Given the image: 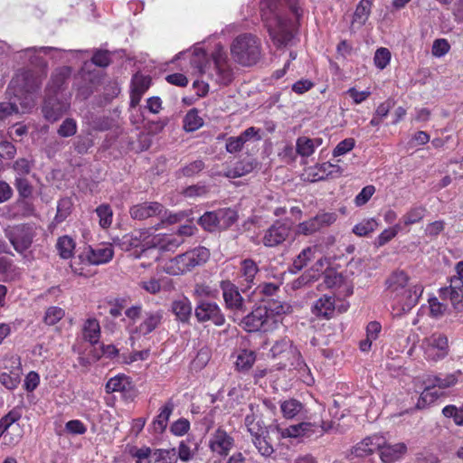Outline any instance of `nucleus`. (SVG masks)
Here are the masks:
<instances>
[{
	"instance_id": "f257e3e1",
	"label": "nucleus",
	"mask_w": 463,
	"mask_h": 463,
	"mask_svg": "<svg viewBox=\"0 0 463 463\" xmlns=\"http://www.w3.org/2000/svg\"><path fill=\"white\" fill-rule=\"evenodd\" d=\"M260 12L264 27L278 47L291 41L304 15L300 0H260Z\"/></svg>"
},
{
	"instance_id": "f03ea898",
	"label": "nucleus",
	"mask_w": 463,
	"mask_h": 463,
	"mask_svg": "<svg viewBox=\"0 0 463 463\" xmlns=\"http://www.w3.org/2000/svg\"><path fill=\"white\" fill-rule=\"evenodd\" d=\"M189 58L194 73L203 79L210 80L219 85H227L232 80V71L224 49L218 45L211 55L206 56L205 51L200 45H195L193 51L181 52L178 58ZM197 95L204 96L209 91V84L203 80H196L193 83Z\"/></svg>"
},
{
	"instance_id": "7ed1b4c3",
	"label": "nucleus",
	"mask_w": 463,
	"mask_h": 463,
	"mask_svg": "<svg viewBox=\"0 0 463 463\" xmlns=\"http://www.w3.org/2000/svg\"><path fill=\"white\" fill-rule=\"evenodd\" d=\"M409 279L404 270L396 269L385 280V298L395 317L410 312L422 295L423 287L409 283Z\"/></svg>"
},
{
	"instance_id": "20e7f679",
	"label": "nucleus",
	"mask_w": 463,
	"mask_h": 463,
	"mask_svg": "<svg viewBox=\"0 0 463 463\" xmlns=\"http://www.w3.org/2000/svg\"><path fill=\"white\" fill-rule=\"evenodd\" d=\"M71 72L69 67H62L52 75L43 105L44 116H60L67 111L70 94L67 91L66 80Z\"/></svg>"
},
{
	"instance_id": "39448f33",
	"label": "nucleus",
	"mask_w": 463,
	"mask_h": 463,
	"mask_svg": "<svg viewBox=\"0 0 463 463\" xmlns=\"http://www.w3.org/2000/svg\"><path fill=\"white\" fill-rule=\"evenodd\" d=\"M285 307L276 301H269L240 318V326L248 332H268L275 329Z\"/></svg>"
},
{
	"instance_id": "423d86ee",
	"label": "nucleus",
	"mask_w": 463,
	"mask_h": 463,
	"mask_svg": "<svg viewBox=\"0 0 463 463\" xmlns=\"http://www.w3.org/2000/svg\"><path fill=\"white\" fill-rule=\"evenodd\" d=\"M210 258V251L205 247H196L179 254L163 265V270L171 276L184 275L198 266L203 265Z\"/></svg>"
},
{
	"instance_id": "0eeeda50",
	"label": "nucleus",
	"mask_w": 463,
	"mask_h": 463,
	"mask_svg": "<svg viewBox=\"0 0 463 463\" xmlns=\"http://www.w3.org/2000/svg\"><path fill=\"white\" fill-rule=\"evenodd\" d=\"M230 49L232 59L243 66L253 65L260 58V41L250 33L238 35Z\"/></svg>"
},
{
	"instance_id": "6e6552de",
	"label": "nucleus",
	"mask_w": 463,
	"mask_h": 463,
	"mask_svg": "<svg viewBox=\"0 0 463 463\" xmlns=\"http://www.w3.org/2000/svg\"><path fill=\"white\" fill-rule=\"evenodd\" d=\"M22 415L23 409L17 406L0 419V439H2V445L13 448L19 443L23 433L17 422L22 418Z\"/></svg>"
},
{
	"instance_id": "1a4fd4ad",
	"label": "nucleus",
	"mask_w": 463,
	"mask_h": 463,
	"mask_svg": "<svg viewBox=\"0 0 463 463\" xmlns=\"http://www.w3.org/2000/svg\"><path fill=\"white\" fill-rule=\"evenodd\" d=\"M114 250L109 244H100L95 248L88 247L84 252L78 257L73 258L71 262V268L74 273L82 275V269L77 268V265L82 260L88 264L100 265L110 261L113 258Z\"/></svg>"
},
{
	"instance_id": "9d476101",
	"label": "nucleus",
	"mask_w": 463,
	"mask_h": 463,
	"mask_svg": "<svg viewBox=\"0 0 463 463\" xmlns=\"http://www.w3.org/2000/svg\"><path fill=\"white\" fill-rule=\"evenodd\" d=\"M420 348L427 361L436 363L448 356L449 353V339L446 335L435 332L422 340Z\"/></svg>"
},
{
	"instance_id": "9b49d317",
	"label": "nucleus",
	"mask_w": 463,
	"mask_h": 463,
	"mask_svg": "<svg viewBox=\"0 0 463 463\" xmlns=\"http://www.w3.org/2000/svg\"><path fill=\"white\" fill-rule=\"evenodd\" d=\"M35 225L21 223L5 230V237L18 253H24L32 245L36 235Z\"/></svg>"
},
{
	"instance_id": "f8f14e48",
	"label": "nucleus",
	"mask_w": 463,
	"mask_h": 463,
	"mask_svg": "<svg viewBox=\"0 0 463 463\" xmlns=\"http://www.w3.org/2000/svg\"><path fill=\"white\" fill-rule=\"evenodd\" d=\"M318 425L309 421L283 428L279 423H272L267 427L268 435L272 434L280 440L287 438H310L317 432Z\"/></svg>"
},
{
	"instance_id": "ddd939ff",
	"label": "nucleus",
	"mask_w": 463,
	"mask_h": 463,
	"mask_svg": "<svg viewBox=\"0 0 463 463\" xmlns=\"http://www.w3.org/2000/svg\"><path fill=\"white\" fill-rule=\"evenodd\" d=\"M273 358H280L288 362L296 369L309 371L298 349L293 345L291 340L283 338L277 341L269 350Z\"/></svg>"
},
{
	"instance_id": "4468645a",
	"label": "nucleus",
	"mask_w": 463,
	"mask_h": 463,
	"mask_svg": "<svg viewBox=\"0 0 463 463\" xmlns=\"http://www.w3.org/2000/svg\"><path fill=\"white\" fill-rule=\"evenodd\" d=\"M153 237L154 234L149 229L135 230L131 233L123 236L120 240L119 245L121 249L126 251H128L131 249L140 248L141 251L136 257L141 258L146 254L149 250L153 249Z\"/></svg>"
},
{
	"instance_id": "2eb2a0df",
	"label": "nucleus",
	"mask_w": 463,
	"mask_h": 463,
	"mask_svg": "<svg viewBox=\"0 0 463 463\" xmlns=\"http://www.w3.org/2000/svg\"><path fill=\"white\" fill-rule=\"evenodd\" d=\"M225 308L231 311L234 317L242 315L247 311L246 302L241 295L238 286L229 279L220 282Z\"/></svg>"
},
{
	"instance_id": "dca6fc26",
	"label": "nucleus",
	"mask_w": 463,
	"mask_h": 463,
	"mask_svg": "<svg viewBox=\"0 0 463 463\" xmlns=\"http://www.w3.org/2000/svg\"><path fill=\"white\" fill-rule=\"evenodd\" d=\"M194 317L198 323L211 321L216 326L225 324V316L216 302L200 300L194 307Z\"/></svg>"
},
{
	"instance_id": "f3484780",
	"label": "nucleus",
	"mask_w": 463,
	"mask_h": 463,
	"mask_svg": "<svg viewBox=\"0 0 463 463\" xmlns=\"http://www.w3.org/2000/svg\"><path fill=\"white\" fill-rule=\"evenodd\" d=\"M134 457L137 458V463H142L146 460L147 463H176L177 457L175 449H152L148 447H143L136 450Z\"/></svg>"
},
{
	"instance_id": "a211bd4d",
	"label": "nucleus",
	"mask_w": 463,
	"mask_h": 463,
	"mask_svg": "<svg viewBox=\"0 0 463 463\" xmlns=\"http://www.w3.org/2000/svg\"><path fill=\"white\" fill-rule=\"evenodd\" d=\"M291 234V226L280 221H276L263 232L262 244L267 248L281 245Z\"/></svg>"
},
{
	"instance_id": "6ab92c4d",
	"label": "nucleus",
	"mask_w": 463,
	"mask_h": 463,
	"mask_svg": "<svg viewBox=\"0 0 463 463\" xmlns=\"http://www.w3.org/2000/svg\"><path fill=\"white\" fill-rule=\"evenodd\" d=\"M19 106L15 102H0V116H12L13 114H29L35 106V94L22 91L18 97Z\"/></svg>"
},
{
	"instance_id": "aec40b11",
	"label": "nucleus",
	"mask_w": 463,
	"mask_h": 463,
	"mask_svg": "<svg viewBox=\"0 0 463 463\" xmlns=\"http://www.w3.org/2000/svg\"><path fill=\"white\" fill-rule=\"evenodd\" d=\"M233 447L234 439L222 427L217 428L209 438V449L218 456H228Z\"/></svg>"
},
{
	"instance_id": "412c9836",
	"label": "nucleus",
	"mask_w": 463,
	"mask_h": 463,
	"mask_svg": "<svg viewBox=\"0 0 463 463\" xmlns=\"http://www.w3.org/2000/svg\"><path fill=\"white\" fill-rule=\"evenodd\" d=\"M164 311L161 309L146 311L142 315L141 322L136 326L134 332L146 336L156 331L163 324Z\"/></svg>"
},
{
	"instance_id": "4be33fe9",
	"label": "nucleus",
	"mask_w": 463,
	"mask_h": 463,
	"mask_svg": "<svg viewBox=\"0 0 463 463\" xmlns=\"http://www.w3.org/2000/svg\"><path fill=\"white\" fill-rule=\"evenodd\" d=\"M259 271V265L254 260L250 258L241 260L237 273L239 283L245 287V289H250L255 285V279Z\"/></svg>"
},
{
	"instance_id": "5701e85b",
	"label": "nucleus",
	"mask_w": 463,
	"mask_h": 463,
	"mask_svg": "<svg viewBox=\"0 0 463 463\" xmlns=\"http://www.w3.org/2000/svg\"><path fill=\"white\" fill-rule=\"evenodd\" d=\"M164 212V205L158 202H144L130 207L129 214L135 220H146L159 216Z\"/></svg>"
},
{
	"instance_id": "b1692460",
	"label": "nucleus",
	"mask_w": 463,
	"mask_h": 463,
	"mask_svg": "<svg viewBox=\"0 0 463 463\" xmlns=\"http://www.w3.org/2000/svg\"><path fill=\"white\" fill-rule=\"evenodd\" d=\"M258 165L256 159L251 157H245L233 165H229L223 172H220L219 175H223L227 178H238L251 173Z\"/></svg>"
},
{
	"instance_id": "393cba45",
	"label": "nucleus",
	"mask_w": 463,
	"mask_h": 463,
	"mask_svg": "<svg viewBox=\"0 0 463 463\" xmlns=\"http://www.w3.org/2000/svg\"><path fill=\"white\" fill-rule=\"evenodd\" d=\"M443 298H449L452 306L457 310L463 309V281L459 279H450L449 287L440 289Z\"/></svg>"
},
{
	"instance_id": "a878e982",
	"label": "nucleus",
	"mask_w": 463,
	"mask_h": 463,
	"mask_svg": "<svg viewBox=\"0 0 463 463\" xmlns=\"http://www.w3.org/2000/svg\"><path fill=\"white\" fill-rule=\"evenodd\" d=\"M384 444V437L381 435H372L364 438L359 443H357L353 449V454L355 457L363 458L366 457L376 450H380V448Z\"/></svg>"
},
{
	"instance_id": "bb28decb",
	"label": "nucleus",
	"mask_w": 463,
	"mask_h": 463,
	"mask_svg": "<svg viewBox=\"0 0 463 463\" xmlns=\"http://www.w3.org/2000/svg\"><path fill=\"white\" fill-rule=\"evenodd\" d=\"M334 221L335 218L333 217L332 214H319L315 216L314 218L309 219L308 221L299 223L298 226V232L299 234L309 235L317 232L323 226L329 225Z\"/></svg>"
},
{
	"instance_id": "cd10ccee",
	"label": "nucleus",
	"mask_w": 463,
	"mask_h": 463,
	"mask_svg": "<svg viewBox=\"0 0 463 463\" xmlns=\"http://www.w3.org/2000/svg\"><path fill=\"white\" fill-rule=\"evenodd\" d=\"M42 81V77L31 71L16 75L14 80V82L20 88L21 91L34 94L40 89Z\"/></svg>"
},
{
	"instance_id": "c85d7f7f",
	"label": "nucleus",
	"mask_w": 463,
	"mask_h": 463,
	"mask_svg": "<svg viewBox=\"0 0 463 463\" xmlns=\"http://www.w3.org/2000/svg\"><path fill=\"white\" fill-rule=\"evenodd\" d=\"M324 137L321 136L307 137L301 136L297 138L296 151L301 157H309L312 156L316 149L324 144Z\"/></svg>"
},
{
	"instance_id": "c756f323",
	"label": "nucleus",
	"mask_w": 463,
	"mask_h": 463,
	"mask_svg": "<svg viewBox=\"0 0 463 463\" xmlns=\"http://www.w3.org/2000/svg\"><path fill=\"white\" fill-rule=\"evenodd\" d=\"M171 311L175 319L182 324H190L193 314L192 302L186 297H181L171 303Z\"/></svg>"
},
{
	"instance_id": "7c9ffc66",
	"label": "nucleus",
	"mask_w": 463,
	"mask_h": 463,
	"mask_svg": "<svg viewBox=\"0 0 463 463\" xmlns=\"http://www.w3.org/2000/svg\"><path fill=\"white\" fill-rule=\"evenodd\" d=\"M151 84L149 76L135 74L131 81L130 106L136 107Z\"/></svg>"
},
{
	"instance_id": "2f4dec72",
	"label": "nucleus",
	"mask_w": 463,
	"mask_h": 463,
	"mask_svg": "<svg viewBox=\"0 0 463 463\" xmlns=\"http://www.w3.org/2000/svg\"><path fill=\"white\" fill-rule=\"evenodd\" d=\"M406 452L405 443L388 444L384 438V444L380 448V458L383 463H393L402 458Z\"/></svg>"
},
{
	"instance_id": "473e14b6",
	"label": "nucleus",
	"mask_w": 463,
	"mask_h": 463,
	"mask_svg": "<svg viewBox=\"0 0 463 463\" xmlns=\"http://www.w3.org/2000/svg\"><path fill=\"white\" fill-rule=\"evenodd\" d=\"M153 240V249H158L161 251H175L184 241L175 234H154Z\"/></svg>"
},
{
	"instance_id": "72a5a7b5",
	"label": "nucleus",
	"mask_w": 463,
	"mask_h": 463,
	"mask_svg": "<svg viewBox=\"0 0 463 463\" xmlns=\"http://www.w3.org/2000/svg\"><path fill=\"white\" fill-rule=\"evenodd\" d=\"M335 311V298L328 295L319 298L312 307V313L317 317L329 319Z\"/></svg>"
},
{
	"instance_id": "f704fd0d",
	"label": "nucleus",
	"mask_w": 463,
	"mask_h": 463,
	"mask_svg": "<svg viewBox=\"0 0 463 463\" xmlns=\"http://www.w3.org/2000/svg\"><path fill=\"white\" fill-rule=\"evenodd\" d=\"M373 0H361L356 5L351 22V29L358 30L363 27L369 19Z\"/></svg>"
},
{
	"instance_id": "c9c22d12",
	"label": "nucleus",
	"mask_w": 463,
	"mask_h": 463,
	"mask_svg": "<svg viewBox=\"0 0 463 463\" xmlns=\"http://www.w3.org/2000/svg\"><path fill=\"white\" fill-rule=\"evenodd\" d=\"M107 393H112L116 392L127 393L133 390V383L129 377L124 374H118L110 378L105 386Z\"/></svg>"
},
{
	"instance_id": "e433bc0d",
	"label": "nucleus",
	"mask_w": 463,
	"mask_h": 463,
	"mask_svg": "<svg viewBox=\"0 0 463 463\" xmlns=\"http://www.w3.org/2000/svg\"><path fill=\"white\" fill-rule=\"evenodd\" d=\"M173 411L174 403L171 401H168L164 406L160 408L158 415L151 424V428L154 432L161 434L165 431Z\"/></svg>"
},
{
	"instance_id": "4c0bfd02",
	"label": "nucleus",
	"mask_w": 463,
	"mask_h": 463,
	"mask_svg": "<svg viewBox=\"0 0 463 463\" xmlns=\"http://www.w3.org/2000/svg\"><path fill=\"white\" fill-rule=\"evenodd\" d=\"M199 449V444L194 439L187 438L182 440L178 446V456L183 462H188L194 458Z\"/></svg>"
},
{
	"instance_id": "58836bf2",
	"label": "nucleus",
	"mask_w": 463,
	"mask_h": 463,
	"mask_svg": "<svg viewBox=\"0 0 463 463\" xmlns=\"http://www.w3.org/2000/svg\"><path fill=\"white\" fill-rule=\"evenodd\" d=\"M318 173L315 174L316 180L337 178L342 175L343 168L337 164L325 162L317 166Z\"/></svg>"
},
{
	"instance_id": "ea45409f",
	"label": "nucleus",
	"mask_w": 463,
	"mask_h": 463,
	"mask_svg": "<svg viewBox=\"0 0 463 463\" xmlns=\"http://www.w3.org/2000/svg\"><path fill=\"white\" fill-rule=\"evenodd\" d=\"M83 338L90 342L91 345H95L99 342L100 337V326L99 323L95 318H89L85 321L83 326Z\"/></svg>"
},
{
	"instance_id": "a19ab883",
	"label": "nucleus",
	"mask_w": 463,
	"mask_h": 463,
	"mask_svg": "<svg viewBox=\"0 0 463 463\" xmlns=\"http://www.w3.org/2000/svg\"><path fill=\"white\" fill-rule=\"evenodd\" d=\"M218 219V230H226L238 220L237 212L231 208H223L216 211Z\"/></svg>"
},
{
	"instance_id": "79ce46f5",
	"label": "nucleus",
	"mask_w": 463,
	"mask_h": 463,
	"mask_svg": "<svg viewBox=\"0 0 463 463\" xmlns=\"http://www.w3.org/2000/svg\"><path fill=\"white\" fill-rule=\"evenodd\" d=\"M14 364H17L15 370L10 372L9 373L6 372L0 373V383L9 390L15 389L20 383L21 369L19 367V359L15 358Z\"/></svg>"
},
{
	"instance_id": "37998d69",
	"label": "nucleus",
	"mask_w": 463,
	"mask_h": 463,
	"mask_svg": "<svg viewBox=\"0 0 463 463\" xmlns=\"http://www.w3.org/2000/svg\"><path fill=\"white\" fill-rule=\"evenodd\" d=\"M258 405L254 403L249 404L250 413L247 414L244 419V424L250 432V436L258 435L262 432L263 427L259 421H256V411H258Z\"/></svg>"
},
{
	"instance_id": "c03bdc74",
	"label": "nucleus",
	"mask_w": 463,
	"mask_h": 463,
	"mask_svg": "<svg viewBox=\"0 0 463 463\" xmlns=\"http://www.w3.org/2000/svg\"><path fill=\"white\" fill-rule=\"evenodd\" d=\"M264 430L260 432L258 435L251 436V442L258 449L259 453L263 457H269L273 452L274 449L272 445L269 443L268 439H270L269 436H263Z\"/></svg>"
},
{
	"instance_id": "a18cd8bd",
	"label": "nucleus",
	"mask_w": 463,
	"mask_h": 463,
	"mask_svg": "<svg viewBox=\"0 0 463 463\" xmlns=\"http://www.w3.org/2000/svg\"><path fill=\"white\" fill-rule=\"evenodd\" d=\"M304 409L303 404L296 399H288L280 403V410L286 419H293Z\"/></svg>"
},
{
	"instance_id": "49530a36",
	"label": "nucleus",
	"mask_w": 463,
	"mask_h": 463,
	"mask_svg": "<svg viewBox=\"0 0 463 463\" xmlns=\"http://www.w3.org/2000/svg\"><path fill=\"white\" fill-rule=\"evenodd\" d=\"M378 226L379 222L376 219L368 218L355 224L353 228V232L359 237H365L373 232Z\"/></svg>"
},
{
	"instance_id": "de8ad7c7",
	"label": "nucleus",
	"mask_w": 463,
	"mask_h": 463,
	"mask_svg": "<svg viewBox=\"0 0 463 463\" xmlns=\"http://www.w3.org/2000/svg\"><path fill=\"white\" fill-rule=\"evenodd\" d=\"M317 251V246L307 247L301 250V252L297 256V258L293 261V268L296 270L302 269L308 261H310L313 258H315V254Z\"/></svg>"
},
{
	"instance_id": "09e8293b",
	"label": "nucleus",
	"mask_w": 463,
	"mask_h": 463,
	"mask_svg": "<svg viewBox=\"0 0 463 463\" xmlns=\"http://www.w3.org/2000/svg\"><path fill=\"white\" fill-rule=\"evenodd\" d=\"M56 248L61 258L69 259L72 256L75 243L72 238L65 235L58 239Z\"/></svg>"
},
{
	"instance_id": "8fccbe9b",
	"label": "nucleus",
	"mask_w": 463,
	"mask_h": 463,
	"mask_svg": "<svg viewBox=\"0 0 463 463\" xmlns=\"http://www.w3.org/2000/svg\"><path fill=\"white\" fill-rule=\"evenodd\" d=\"M256 354L251 350H242L237 356L236 367L240 371H248L254 364Z\"/></svg>"
},
{
	"instance_id": "3c124183",
	"label": "nucleus",
	"mask_w": 463,
	"mask_h": 463,
	"mask_svg": "<svg viewBox=\"0 0 463 463\" xmlns=\"http://www.w3.org/2000/svg\"><path fill=\"white\" fill-rule=\"evenodd\" d=\"M457 383V378L454 374H448L444 377L440 376H430L425 381L426 384H429L433 389L439 387V389L449 388Z\"/></svg>"
},
{
	"instance_id": "603ef678",
	"label": "nucleus",
	"mask_w": 463,
	"mask_h": 463,
	"mask_svg": "<svg viewBox=\"0 0 463 463\" xmlns=\"http://www.w3.org/2000/svg\"><path fill=\"white\" fill-rule=\"evenodd\" d=\"M426 212L422 205L413 206L402 216V221L405 225L417 223L424 218Z\"/></svg>"
},
{
	"instance_id": "864d4df0",
	"label": "nucleus",
	"mask_w": 463,
	"mask_h": 463,
	"mask_svg": "<svg viewBox=\"0 0 463 463\" xmlns=\"http://www.w3.org/2000/svg\"><path fill=\"white\" fill-rule=\"evenodd\" d=\"M439 396V393L438 391L433 389L429 384L426 385L423 392L420 393L418 402L416 403V407L418 409H423L427 405L434 402L436 399Z\"/></svg>"
},
{
	"instance_id": "5fc2aeb1",
	"label": "nucleus",
	"mask_w": 463,
	"mask_h": 463,
	"mask_svg": "<svg viewBox=\"0 0 463 463\" xmlns=\"http://www.w3.org/2000/svg\"><path fill=\"white\" fill-rule=\"evenodd\" d=\"M99 222L103 229L109 228L112 223L113 211L109 204H101L96 208Z\"/></svg>"
},
{
	"instance_id": "6e6d98bb",
	"label": "nucleus",
	"mask_w": 463,
	"mask_h": 463,
	"mask_svg": "<svg viewBox=\"0 0 463 463\" xmlns=\"http://www.w3.org/2000/svg\"><path fill=\"white\" fill-rule=\"evenodd\" d=\"M205 167V165L203 160L198 159L195 161H193L184 166H183L178 172L177 175L180 176H185V177H192L196 175H198L200 172H202Z\"/></svg>"
},
{
	"instance_id": "4d7b16f0",
	"label": "nucleus",
	"mask_w": 463,
	"mask_h": 463,
	"mask_svg": "<svg viewBox=\"0 0 463 463\" xmlns=\"http://www.w3.org/2000/svg\"><path fill=\"white\" fill-rule=\"evenodd\" d=\"M52 50V48H51V47H41V48L31 47V48H27L25 50H23L20 52V58H24H24H28L29 61L32 64H36V63L40 62L39 55L41 53L47 54Z\"/></svg>"
},
{
	"instance_id": "13d9d810",
	"label": "nucleus",
	"mask_w": 463,
	"mask_h": 463,
	"mask_svg": "<svg viewBox=\"0 0 463 463\" xmlns=\"http://www.w3.org/2000/svg\"><path fill=\"white\" fill-rule=\"evenodd\" d=\"M139 122L144 128L143 133H146L148 135L157 133L164 127V123L162 121H150L148 118H135L133 124H138Z\"/></svg>"
},
{
	"instance_id": "bf43d9fd",
	"label": "nucleus",
	"mask_w": 463,
	"mask_h": 463,
	"mask_svg": "<svg viewBox=\"0 0 463 463\" xmlns=\"http://www.w3.org/2000/svg\"><path fill=\"white\" fill-rule=\"evenodd\" d=\"M65 316V311L59 307H50L47 308L43 322L48 326H53L61 320Z\"/></svg>"
},
{
	"instance_id": "052dcab7",
	"label": "nucleus",
	"mask_w": 463,
	"mask_h": 463,
	"mask_svg": "<svg viewBox=\"0 0 463 463\" xmlns=\"http://www.w3.org/2000/svg\"><path fill=\"white\" fill-rule=\"evenodd\" d=\"M391 52L384 47L378 48L374 53L373 62L379 70L385 69L391 61Z\"/></svg>"
},
{
	"instance_id": "680f3d73",
	"label": "nucleus",
	"mask_w": 463,
	"mask_h": 463,
	"mask_svg": "<svg viewBox=\"0 0 463 463\" xmlns=\"http://www.w3.org/2000/svg\"><path fill=\"white\" fill-rule=\"evenodd\" d=\"M199 223L203 227V229L209 232L218 230V219L216 211L205 213L200 217Z\"/></svg>"
},
{
	"instance_id": "e2e57ef3",
	"label": "nucleus",
	"mask_w": 463,
	"mask_h": 463,
	"mask_svg": "<svg viewBox=\"0 0 463 463\" xmlns=\"http://www.w3.org/2000/svg\"><path fill=\"white\" fill-rule=\"evenodd\" d=\"M318 279V274L314 270H307L304 272L299 278L295 279L292 283L293 288H300L306 287Z\"/></svg>"
},
{
	"instance_id": "0e129e2a",
	"label": "nucleus",
	"mask_w": 463,
	"mask_h": 463,
	"mask_svg": "<svg viewBox=\"0 0 463 463\" xmlns=\"http://www.w3.org/2000/svg\"><path fill=\"white\" fill-rule=\"evenodd\" d=\"M442 413L447 418H453L455 424L463 426V406L457 408L454 405H447L443 408Z\"/></svg>"
},
{
	"instance_id": "69168bd1",
	"label": "nucleus",
	"mask_w": 463,
	"mask_h": 463,
	"mask_svg": "<svg viewBox=\"0 0 463 463\" xmlns=\"http://www.w3.org/2000/svg\"><path fill=\"white\" fill-rule=\"evenodd\" d=\"M138 287L152 295H156L161 291V283L159 279L156 278H150L146 280H140L138 282Z\"/></svg>"
},
{
	"instance_id": "338daca9",
	"label": "nucleus",
	"mask_w": 463,
	"mask_h": 463,
	"mask_svg": "<svg viewBox=\"0 0 463 463\" xmlns=\"http://www.w3.org/2000/svg\"><path fill=\"white\" fill-rule=\"evenodd\" d=\"M190 429V422L188 420L184 418H180L177 420L174 421L170 426V431L175 436H184L188 432Z\"/></svg>"
},
{
	"instance_id": "774afa93",
	"label": "nucleus",
	"mask_w": 463,
	"mask_h": 463,
	"mask_svg": "<svg viewBox=\"0 0 463 463\" xmlns=\"http://www.w3.org/2000/svg\"><path fill=\"white\" fill-rule=\"evenodd\" d=\"M355 146V141L354 138H345L339 142L336 146L334 148L332 154L333 156H340L350 152Z\"/></svg>"
}]
</instances>
